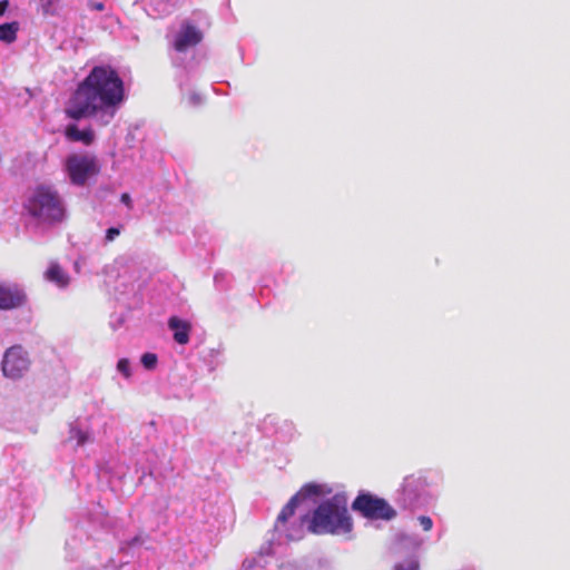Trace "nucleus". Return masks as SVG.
I'll use <instances>...</instances> for the list:
<instances>
[{
  "label": "nucleus",
  "mask_w": 570,
  "mask_h": 570,
  "mask_svg": "<svg viewBox=\"0 0 570 570\" xmlns=\"http://www.w3.org/2000/svg\"><path fill=\"white\" fill-rule=\"evenodd\" d=\"M8 6H9L8 0L0 1V16H3L6 13Z\"/></svg>",
  "instance_id": "aec40b11"
},
{
  "label": "nucleus",
  "mask_w": 570,
  "mask_h": 570,
  "mask_svg": "<svg viewBox=\"0 0 570 570\" xmlns=\"http://www.w3.org/2000/svg\"><path fill=\"white\" fill-rule=\"evenodd\" d=\"M41 13L45 17L57 16L61 9V0H39Z\"/></svg>",
  "instance_id": "ddd939ff"
},
{
  "label": "nucleus",
  "mask_w": 570,
  "mask_h": 570,
  "mask_svg": "<svg viewBox=\"0 0 570 570\" xmlns=\"http://www.w3.org/2000/svg\"><path fill=\"white\" fill-rule=\"evenodd\" d=\"M120 229L117 227H110L106 232V240L112 242L117 236H119Z\"/></svg>",
  "instance_id": "6ab92c4d"
},
{
  "label": "nucleus",
  "mask_w": 570,
  "mask_h": 570,
  "mask_svg": "<svg viewBox=\"0 0 570 570\" xmlns=\"http://www.w3.org/2000/svg\"><path fill=\"white\" fill-rule=\"evenodd\" d=\"M30 364L27 351L21 345H14L4 352L1 368L6 377L18 380L28 372Z\"/></svg>",
  "instance_id": "423d86ee"
},
{
  "label": "nucleus",
  "mask_w": 570,
  "mask_h": 570,
  "mask_svg": "<svg viewBox=\"0 0 570 570\" xmlns=\"http://www.w3.org/2000/svg\"><path fill=\"white\" fill-rule=\"evenodd\" d=\"M419 523L421 524V527L423 528L424 531H430L433 527V521L430 517L428 515H421L419 517Z\"/></svg>",
  "instance_id": "a211bd4d"
},
{
  "label": "nucleus",
  "mask_w": 570,
  "mask_h": 570,
  "mask_svg": "<svg viewBox=\"0 0 570 570\" xmlns=\"http://www.w3.org/2000/svg\"><path fill=\"white\" fill-rule=\"evenodd\" d=\"M124 98V81L117 71L110 66H96L69 98L66 115L76 120L99 112L114 117Z\"/></svg>",
  "instance_id": "f03ea898"
},
{
  "label": "nucleus",
  "mask_w": 570,
  "mask_h": 570,
  "mask_svg": "<svg viewBox=\"0 0 570 570\" xmlns=\"http://www.w3.org/2000/svg\"><path fill=\"white\" fill-rule=\"evenodd\" d=\"M28 213L43 222H60L65 209L57 191L47 186H38L26 205Z\"/></svg>",
  "instance_id": "7ed1b4c3"
},
{
  "label": "nucleus",
  "mask_w": 570,
  "mask_h": 570,
  "mask_svg": "<svg viewBox=\"0 0 570 570\" xmlns=\"http://www.w3.org/2000/svg\"><path fill=\"white\" fill-rule=\"evenodd\" d=\"M352 508L365 518L373 520H392L396 515V511L386 500L370 493L358 494L353 501Z\"/></svg>",
  "instance_id": "20e7f679"
},
{
  "label": "nucleus",
  "mask_w": 570,
  "mask_h": 570,
  "mask_svg": "<svg viewBox=\"0 0 570 570\" xmlns=\"http://www.w3.org/2000/svg\"><path fill=\"white\" fill-rule=\"evenodd\" d=\"M141 540H140V537H135L131 541H130V546H135L137 543H140Z\"/></svg>",
  "instance_id": "5701e85b"
},
{
  "label": "nucleus",
  "mask_w": 570,
  "mask_h": 570,
  "mask_svg": "<svg viewBox=\"0 0 570 570\" xmlns=\"http://www.w3.org/2000/svg\"><path fill=\"white\" fill-rule=\"evenodd\" d=\"M66 167L71 183L79 186L100 171L96 158L87 155H71L67 158Z\"/></svg>",
  "instance_id": "39448f33"
},
{
  "label": "nucleus",
  "mask_w": 570,
  "mask_h": 570,
  "mask_svg": "<svg viewBox=\"0 0 570 570\" xmlns=\"http://www.w3.org/2000/svg\"><path fill=\"white\" fill-rule=\"evenodd\" d=\"M45 278L60 288L67 287L70 283L68 273L56 262L49 265L48 269L45 272Z\"/></svg>",
  "instance_id": "9d476101"
},
{
  "label": "nucleus",
  "mask_w": 570,
  "mask_h": 570,
  "mask_svg": "<svg viewBox=\"0 0 570 570\" xmlns=\"http://www.w3.org/2000/svg\"><path fill=\"white\" fill-rule=\"evenodd\" d=\"M91 8L97 11H102L105 9V4L102 2H94L91 3Z\"/></svg>",
  "instance_id": "4be33fe9"
},
{
  "label": "nucleus",
  "mask_w": 570,
  "mask_h": 570,
  "mask_svg": "<svg viewBox=\"0 0 570 570\" xmlns=\"http://www.w3.org/2000/svg\"><path fill=\"white\" fill-rule=\"evenodd\" d=\"M27 301L26 293L16 284H0V309L21 307Z\"/></svg>",
  "instance_id": "0eeeda50"
},
{
  "label": "nucleus",
  "mask_w": 570,
  "mask_h": 570,
  "mask_svg": "<svg viewBox=\"0 0 570 570\" xmlns=\"http://www.w3.org/2000/svg\"><path fill=\"white\" fill-rule=\"evenodd\" d=\"M117 370L124 374L125 377H130V363L128 358H120L117 363Z\"/></svg>",
  "instance_id": "dca6fc26"
},
{
  "label": "nucleus",
  "mask_w": 570,
  "mask_h": 570,
  "mask_svg": "<svg viewBox=\"0 0 570 570\" xmlns=\"http://www.w3.org/2000/svg\"><path fill=\"white\" fill-rule=\"evenodd\" d=\"M69 438L70 440H76L78 446L83 445L88 441V434L77 428H71Z\"/></svg>",
  "instance_id": "4468645a"
},
{
  "label": "nucleus",
  "mask_w": 570,
  "mask_h": 570,
  "mask_svg": "<svg viewBox=\"0 0 570 570\" xmlns=\"http://www.w3.org/2000/svg\"><path fill=\"white\" fill-rule=\"evenodd\" d=\"M66 137L73 141L92 142L95 132L90 128L80 130L76 125H69L66 128Z\"/></svg>",
  "instance_id": "9b49d317"
},
{
  "label": "nucleus",
  "mask_w": 570,
  "mask_h": 570,
  "mask_svg": "<svg viewBox=\"0 0 570 570\" xmlns=\"http://www.w3.org/2000/svg\"><path fill=\"white\" fill-rule=\"evenodd\" d=\"M168 327L174 332V340L180 345H186L189 342L191 325L189 322L180 320L177 316H171L168 320Z\"/></svg>",
  "instance_id": "1a4fd4ad"
},
{
  "label": "nucleus",
  "mask_w": 570,
  "mask_h": 570,
  "mask_svg": "<svg viewBox=\"0 0 570 570\" xmlns=\"http://www.w3.org/2000/svg\"><path fill=\"white\" fill-rule=\"evenodd\" d=\"M320 494V485L305 484L283 507L275 521V530L285 534L289 541L301 540L305 528L314 534H346L352 531L353 522L348 514L346 501L340 495L322 502L309 518L307 514L289 523L301 501L311 495Z\"/></svg>",
  "instance_id": "f257e3e1"
},
{
  "label": "nucleus",
  "mask_w": 570,
  "mask_h": 570,
  "mask_svg": "<svg viewBox=\"0 0 570 570\" xmlns=\"http://www.w3.org/2000/svg\"><path fill=\"white\" fill-rule=\"evenodd\" d=\"M394 570H419V562L416 560H407L402 563H397Z\"/></svg>",
  "instance_id": "f3484780"
},
{
  "label": "nucleus",
  "mask_w": 570,
  "mask_h": 570,
  "mask_svg": "<svg viewBox=\"0 0 570 570\" xmlns=\"http://www.w3.org/2000/svg\"><path fill=\"white\" fill-rule=\"evenodd\" d=\"M121 202H122L124 204H126L128 207H130V206H131V198H130V196H129L128 194H126V193L121 195Z\"/></svg>",
  "instance_id": "412c9836"
},
{
  "label": "nucleus",
  "mask_w": 570,
  "mask_h": 570,
  "mask_svg": "<svg viewBox=\"0 0 570 570\" xmlns=\"http://www.w3.org/2000/svg\"><path fill=\"white\" fill-rule=\"evenodd\" d=\"M18 30V22H8L0 24V40L7 43L13 42L17 39Z\"/></svg>",
  "instance_id": "f8f14e48"
},
{
  "label": "nucleus",
  "mask_w": 570,
  "mask_h": 570,
  "mask_svg": "<svg viewBox=\"0 0 570 570\" xmlns=\"http://www.w3.org/2000/svg\"><path fill=\"white\" fill-rule=\"evenodd\" d=\"M203 40V33L195 26L185 23L176 36L174 48L178 52L186 51L189 47L198 45Z\"/></svg>",
  "instance_id": "6e6552de"
},
{
  "label": "nucleus",
  "mask_w": 570,
  "mask_h": 570,
  "mask_svg": "<svg viewBox=\"0 0 570 570\" xmlns=\"http://www.w3.org/2000/svg\"><path fill=\"white\" fill-rule=\"evenodd\" d=\"M158 357L154 353H145L141 356V364L147 370H153L157 365Z\"/></svg>",
  "instance_id": "2eb2a0df"
}]
</instances>
